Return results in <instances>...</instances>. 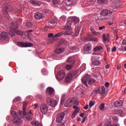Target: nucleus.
<instances>
[{"label": "nucleus", "mask_w": 126, "mask_h": 126, "mask_svg": "<svg viewBox=\"0 0 126 126\" xmlns=\"http://www.w3.org/2000/svg\"><path fill=\"white\" fill-rule=\"evenodd\" d=\"M105 1L106 0H97L98 2L100 4L104 3Z\"/></svg>", "instance_id": "nucleus-49"}, {"label": "nucleus", "mask_w": 126, "mask_h": 126, "mask_svg": "<svg viewBox=\"0 0 126 126\" xmlns=\"http://www.w3.org/2000/svg\"><path fill=\"white\" fill-rule=\"evenodd\" d=\"M73 33V30H69L66 31V32H63V35L65 36L71 35H72Z\"/></svg>", "instance_id": "nucleus-25"}, {"label": "nucleus", "mask_w": 126, "mask_h": 126, "mask_svg": "<svg viewBox=\"0 0 126 126\" xmlns=\"http://www.w3.org/2000/svg\"><path fill=\"white\" fill-rule=\"evenodd\" d=\"M116 112L117 113V114L120 115V116H123V111H122V110H117Z\"/></svg>", "instance_id": "nucleus-44"}, {"label": "nucleus", "mask_w": 126, "mask_h": 126, "mask_svg": "<svg viewBox=\"0 0 126 126\" xmlns=\"http://www.w3.org/2000/svg\"><path fill=\"white\" fill-rule=\"evenodd\" d=\"M64 116L65 113L64 112L58 114L57 117H56V122H57V123H61L63 121Z\"/></svg>", "instance_id": "nucleus-5"}, {"label": "nucleus", "mask_w": 126, "mask_h": 126, "mask_svg": "<svg viewBox=\"0 0 126 126\" xmlns=\"http://www.w3.org/2000/svg\"><path fill=\"white\" fill-rule=\"evenodd\" d=\"M65 76V72L63 70H60L59 71V72H58V74H57V76H56V78L58 80H62L64 78Z\"/></svg>", "instance_id": "nucleus-7"}, {"label": "nucleus", "mask_w": 126, "mask_h": 126, "mask_svg": "<svg viewBox=\"0 0 126 126\" xmlns=\"http://www.w3.org/2000/svg\"><path fill=\"white\" fill-rule=\"evenodd\" d=\"M42 72L45 75H47L48 73V70L46 69L43 68L42 70Z\"/></svg>", "instance_id": "nucleus-46"}, {"label": "nucleus", "mask_w": 126, "mask_h": 126, "mask_svg": "<svg viewBox=\"0 0 126 126\" xmlns=\"http://www.w3.org/2000/svg\"><path fill=\"white\" fill-rule=\"evenodd\" d=\"M101 64V63L98 61H96L94 62H92V66H98Z\"/></svg>", "instance_id": "nucleus-30"}, {"label": "nucleus", "mask_w": 126, "mask_h": 126, "mask_svg": "<svg viewBox=\"0 0 126 126\" xmlns=\"http://www.w3.org/2000/svg\"><path fill=\"white\" fill-rule=\"evenodd\" d=\"M123 104H124L123 100H119L114 102V105L116 108H119V107H122L123 106Z\"/></svg>", "instance_id": "nucleus-21"}, {"label": "nucleus", "mask_w": 126, "mask_h": 126, "mask_svg": "<svg viewBox=\"0 0 126 126\" xmlns=\"http://www.w3.org/2000/svg\"><path fill=\"white\" fill-rule=\"evenodd\" d=\"M15 33L20 36L23 35V32L21 31H14L13 32L10 31V34L13 37L15 36Z\"/></svg>", "instance_id": "nucleus-15"}, {"label": "nucleus", "mask_w": 126, "mask_h": 126, "mask_svg": "<svg viewBox=\"0 0 126 126\" xmlns=\"http://www.w3.org/2000/svg\"><path fill=\"white\" fill-rule=\"evenodd\" d=\"M94 103L93 101H91L90 102L89 107H93V106H94Z\"/></svg>", "instance_id": "nucleus-50"}, {"label": "nucleus", "mask_w": 126, "mask_h": 126, "mask_svg": "<svg viewBox=\"0 0 126 126\" xmlns=\"http://www.w3.org/2000/svg\"><path fill=\"white\" fill-rule=\"evenodd\" d=\"M37 97V98H38V99H40V100H43V99L42 95L41 94H38Z\"/></svg>", "instance_id": "nucleus-51"}, {"label": "nucleus", "mask_w": 126, "mask_h": 126, "mask_svg": "<svg viewBox=\"0 0 126 126\" xmlns=\"http://www.w3.org/2000/svg\"><path fill=\"white\" fill-rule=\"evenodd\" d=\"M74 100L75 99L73 97H71L70 98H68L64 103V107H71Z\"/></svg>", "instance_id": "nucleus-10"}, {"label": "nucleus", "mask_w": 126, "mask_h": 126, "mask_svg": "<svg viewBox=\"0 0 126 126\" xmlns=\"http://www.w3.org/2000/svg\"><path fill=\"white\" fill-rule=\"evenodd\" d=\"M73 6V4H68V5L66 4L65 11H69L71 9V6Z\"/></svg>", "instance_id": "nucleus-34"}, {"label": "nucleus", "mask_w": 126, "mask_h": 126, "mask_svg": "<svg viewBox=\"0 0 126 126\" xmlns=\"http://www.w3.org/2000/svg\"><path fill=\"white\" fill-rule=\"evenodd\" d=\"M97 91L94 90H93V91L92 92V94H91V95L92 96H93V97H94L95 96H96V95H97Z\"/></svg>", "instance_id": "nucleus-43"}, {"label": "nucleus", "mask_w": 126, "mask_h": 126, "mask_svg": "<svg viewBox=\"0 0 126 126\" xmlns=\"http://www.w3.org/2000/svg\"><path fill=\"white\" fill-rule=\"evenodd\" d=\"M74 104L75 105H78L79 104V101L78 100H76L74 102Z\"/></svg>", "instance_id": "nucleus-62"}, {"label": "nucleus", "mask_w": 126, "mask_h": 126, "mask_svg": "<svg viewBox=\"0 0 126 126\" xmlns=\"http://www.w3.org/2000/svg\"><path fill=\"white\" fill-rule=\"evenodd\" d=\"M105 28V26H100L99 27V30L101 31L104 30Z\"/></svg>", "instance_id": "nucleus-52"}, {"label": "nucleus", "mask_w": 126, "mask_h": 126, "mask_svg": "<svg viewBox=\"0 0 126 126\" xmlns=\"http://www.w3.org/2000/svg\"><path fill=\"white\" fill-rule=\"evenodd\" d=\"M21 101V98L20 96L16 97L13 101V103H14L16 102H20Z\"/></svg>", "instance_id": "nucleus-37"}, {"label": "nucleus", "mask_w": 126, "mask_h": 126, "mask_svg": "<svg viewBox=\"0 0 126 126\" xmlns=\"http://www.w3.org/2000/svg\"><path fill=\"white\" fill-rule=\"evenodd\" d=\"M35 18L37 20H40L44 18V16L43 14L40 12H36L34 15Z\"/></svg>", "instance_id": "nucleus-20"}, {"label": "nucleus", "mask_w": 126, "mask_h": 126, "mask_svg": "<svg viewBox=\"0 0 126 126\" xmlns=\"http://www.w3.org/2000/svg\"><path fill=\"white\" fill-rule=\"evenodd\" d=\"M40 111L43 114L45 115L48 111V106L44 103L41 104L40 105Z\"/></svg>", "instance_id": "nucleus-6"}, {"label": "nucleus", "mask_w": 126, "mask_h": 126, "mask_svg": "<svg viewBox=\"0 0 126 126\" xmlns=\"http://www.w3.org/2000/svg\"><path fill=\"white\" fill-rule=\"evenodd\" d=\"M86 118H87V117L85 116L84 118L83 119L82 122V124H84L85 122V120H86Z\"/></svg>", "instance_id": "nucleus-61"}, {"label": "nucleus", "mask_w": 126, "mask_h": 126, "mask_svg": "<svg viewBox=\"0 0 126 126\" xmlns=\"http://www.w3.org/2000/svg\"><path fill=\"white\" fill-rule=\"evenodd\" d=\"M25 25L27 27L31 28L32 26V24L30 22H27Z\"/></svg>", "instance_id": "nucleus-39"}, {"label": "nucleus", "mask_w": 126, "mask_h": 126, "mask_svg": "<svg viewBox=\"0 0 126 126\" xmlns=\"http://www.w3.org/2000/svg\"><path fill=\"white\" fill-rule=\"evenodd\" d=\"M104 126H112V124L110 122H106L104 125Z\"/></svg>", "instance_id": "nucleus-47"}, {"label": "nucleus", "mask_w": 126, "mask_h": 126, "mask_svg": "<svg viewBox=\"0 0 126 126\" xmlns=\"http://www.w3.org/2000/svg\"><path fill=\"white\" fill-rule=\"evenodd\" d=\"M61 1L59 0V1H58L57 0H52V2L53 3V4H54V6L56 7H59V5L60 3H61Z\"/></svg>", "instance_id": "nucleus-32"}, {"label": "nucleus", "mask_w": 126, "mask_h": 126, "mask_svg": "<svg viewBox=\"0 0 126 126\" xmlns=\"http://www.w3.org/2000/svg\"><path fill=\"white\" fill-rule=\"evenodd\" d=\"M80 20L78 18L74 17L72 18L71 20H70L69 22H71V24L76 25L79 22Z\"/></svg>", "instance_id": "nucleus-24"}, {"label": "nucleus", "mask_w": 126, "mask_h": 126, "mask_svg": "<svg viewBox=\"0 0 126 126\" xmlns=\"http://www.w3.org/2000/svg\"><path fill=\"white\" fill-rule=\"evenodd\" d=\"M72 75L70 73L67 74L65 77V81L66 82H69L72 79Z\"/></svg>", "instance_id": "nucleus-26"}, {"label": "nucleus", "mask_w": 126, "mask_h": 126, "mask_svg": "<svg viewBox=\"0 0 126 126\" xmlns=\"http://www.w3.org/2000/svg\"><path fill=\"white\" fill-rule=\"evenodd\" d=\"M117 51V47L116 46H114L112 48V52H115Z\"/></svg>", "instance_id": "nucleus-54"}, {"label": "nucleus", "mask_w": 126, "mask_h": 126, "mask_svg": "<svg viewBox=\"0 0 126 126\" xmlns=\"http://www.w3.org/2000/svg\"><path fill=\"white\" fill-rule=\"evenodd\" d=\"M17 45L21 47H28L33 46L32 44L30 43L18 42Z\"/></svg>", "instance_id": "nucleus-12"}, {"label": "nucleus", "mask_w": 126, "mask_h": 126, "mask_svg": "<svg viewBox=\"0 0 126 126\" xmlns=\"http://www.w3.org/2000/svg\"><path fill=\"white\" fill-rule=\"evenodd\" d=\"M92 49V45L90 43H88L86 44L83 49V53L84 54H86L88 52H89L90 50Z\"/></svg>", "instance_id": "nucleus-14"}, {"label": "nucleus", "mask_w": 126, "mask_h": 126, "mask_svg": "<svg viewBox=\"0 0 126 126\" xmlns=\"http://www.w3.org/2000/svg\"><path fill=\"white\" fill-rule=\"evenodd\" d=\"M32 114V110H30L29 112V113H28L27 114H26L25 112V115H24V117L26 116L25 118L28 121H32L33 118V117Z\"/></svg>", "instance_id": "nucleus-13"}, {"label": "nucleus", "mask_w": 126, "mask_h": 126, "mask_svg": "<svg viewBox=\"0 0 126 126\" xmlns=\"http://www.w3.org/2000/svg\"><path fill=\"white\" fill-rule=\"evenodd\" d=\"M86 39L87 41H93L94 42H96L98 40L97 37H89V36L87 37Z\"/></svg>", "instance_id": "nucleus-28"}, {"label": "nucleus", "mask_w": 126, "mask_h": 126, "mask_svg": "<svg viewBox=\"0 0 126 126\" xmlns=\"http://www.w3.org/2000/svg\"><path fill=\"white\" fill-rule=\"evenodd\" d=\"M67 3H70V4L74 5L73 1L72 0H67Z\"/></svg>", "instance_id": "nucleus-53"}, {"label": "nucleus", "mask_w": 126, "mask_h": 126, "mask_svg": "<svg viewBox=\"0 0 126 126\" xmlns=\"http://www.w3.org/2000/svg\"><path fill=\"white\" fill-rule=\"evenodd\" d=\"M63 32H58V33H56V34H55L54 35V37H59V36H61L62 35H63Z\"/></svg>", "instance_id": "nucleus-45"}, {"label": "nucleus", "mask_w": 126, "mask_h": 126, "mask_svg": "<svg viewBox=\"0 0 126 126\" xmlns=\"http://www.w3.org/2000/svg\"><path fill=\"white\" fill-rule=\"evenodd\" d=\"M80 110L75 109L71 116L72 118H74L76 116H77Z\"/></svg>", "instance_id": "nucleus-31"}, {"label": "nucleus", "mask_w": 126, "mask_h": 126, "mask_svg": "<svg viewBox=\"0 0 126 126\" xmlns=\"http://www.w3.org/2000/svg\"><path fill=\"white\" fill-rule=\"evenodd\" d=\"M53 36H54L53 33H49V34H48V37H49V38L52 37Z\"/></svg>", "instance_id": "nucleus-60"}, {"label": "nucleus", "mask_w": 126, "mask_h": 126, "mask_svg": "<svg viewBox=\"0 0 126 126\" xmlns=\"http://www.w3.org/2000/svg\"><path fill=\"white\" fill-rule=\"evenodd\" d=\"M11 114H12V116H13V117H16H16H17V118L14 117L13 120V122L14 124H16L17 125H19L20 124H21L22 123L21 120V122L20 123H18V124L16 123H15L14 122V121H18L19 120V118L17 116L18 115V113L17 114L16 112L15 111H12L11 112Z\"/></svg>", "instance_id": "nucleus-11"}, {"label": "nucleus", "mask_w": 126, "mask_h": 126, "mask_svg": "<svg viewBox=\"0 0 126 126\" xmlns=\"http://www.w3.org/2000/svg\"><path fill=\"white\" fill-rule=\"evenodd\" d=\"M71 50H72L73 51H76V47H72L71 48Z\"/></svg>", "instance_id": "nucleus-64"}, {"label": "nucleus", "mask_w": 126, "mask_h": 126, "mask_svg": "<svg viewBox=\"0 0 126 126\" xmlns=\"http://www.w3.org/2000/svg\"><path fill=\"white\" fill-rule=\"evenodd\" d=\"M28 104V101H25L23 102V112L22 111H19L18 112L17 117L19 118V120L14 121V123H15L16 124H18L21 122V120L23 118L24 116L25 115V112L26 111V108L27 107Z\"/></svg>", "instance_id": "nucleus-1"}, {"label": "nucleus", "mask_w": 126, "mask_h": 126, "mask_svg": "<svg viewBox=\"0 0 126 126\" xmlns=\"http://www.w3.org/2000/svg\"><path fill=\"white\" fill-rule=\"evenodd\" d=\"M60 3L58 4V8H60L63 11H65V7L66 6V4L64 2H63V0H60Z\"/></svg>", "instance_id": "nucleus-18"}, {"label": "nucleus", "mask_w": 126, "mask_h": 126, "mask_svg": "<svg viewBox=\"0 0 126 126\" xmlns=\"http://www.w3.org/2000/svg\"><path fill=\"white\" fill-rule=\"evenodd\" d=\"M102 49H103V47L101 46H99L94 48V51H101Z\"/></svg>", "instance_id": "nucleus-41"}, {"label": "nucleus", "mask_w": 126, "mask_h": 126, "mask_svg": "<svg viewBox=\"0 0 126 126\" xmlns=\"http://www.w3.org/2000/svg\"><path fill=\"white\" fill-rule=\"evenodd\" d=\"M113 14L112 10L110 9H103L100 12V15L103 17L102 19L103 20H106L110 19L111 16Z\"/></svg>", "instance_id": "nucleus-2"}, {"label": "nucleus", "mask_w": 126, "mask_h": 126, "mask_svg": "<svg viewBox=\"0 0 126 126\" xmlns=\"http://www.w3.org/2000/svg\"><path fill=\"white\" fill-rule=\"evenodd\" d=\"M91 32L94 35H100V33L97 32H96V31H95L94 29H91Z\"/></svg>", "instance_id": "nucleus-35"}, {"label": "nucleus", "mask_w": 126, "mask_h": 126, "mask_svg": "<svg viewBox=\"0 0 126 126\" xmlns=\"http://www.w3.org/2000/svg\"><path fill=\"white\" fill-rule=\"evenodd\" d=\"M18 27H19V26H18V24H17L16 22H14V23H11L10 26V28L13 30H15L17 29Z\"/></svg>", "instance_id": "nucleus-23"}, {"label": "nucleus", "mask_w": 126, "mask_h": 126, "mask_svg": "<svg viewBox=\"0 0 126 126\" xmlns=\"http://www.w3.org/2000/svg\"><path fill=\"white\" fill-rule=\"evenodd\" d=\"M73 65L72 64H67L66 65V69L67 70H69L70 69H72V67H73Z\"/></svg>", "instance_id": "nucleus-42"}, {"label": "nucleus", "mask_w": 126, "mask_h": 126, "mask_svg": "<svg viewBox=\"0 0 126 126\" xmlns=\"http://www.w3.org/2000/svg\"><path fill=\"white\" fill-rule=\"evenodd\" d=\"M31 124L33 126H41V124L40 123L35 121L32 122Z\"/></svg>", "instance_id": "nucleus-33"}, {"label": "nucleus", "mask_w": 126, "mask_h": 126, "mask_svg": "<svg viewBox=\"0 0 126 126\" xmlns=\"http://www.w3.org/2000/svg\"><path fill=\"white\" fill-rule=\"evenodd\" d=\"M8 33L5 32H2L0 34V39L1 40H4L8 39Z\"/></svg>", "instance_id": "nucleus-17"}, {"label": "nucleus", "mask_w": 126, "mask_h": 126, "mask_svg": "<svg viewBox=\"0 0 126 126\" xmlns=\"http://www.w3.org/2000/svg\"><path fill=\"white\" fill-rule=\"evenodd\" d=\"M73 108L75 110H80L79 108H78V107H77L76 105H74L73 106Z\"/></svg>", "instance_id": "nucleus-57"}, {"label": "nucleus", "mask_w": 126, "mask_h": 126, "mask_svg": "<svg viewBox=\"0 0 126 126\" xmlns=\"http://www.w3.org/2000/svg\"><path fill=\"white\" fill-rule=\"evenodd\" d=\"M102 38L103 40V42H105L106 41L108 40V36H107V35H106V34H103Z\"/></svg>", "instance_id": "nucleus-40"}, {"label": "nucleus", "mask_w": 126, "mask_h": 126, "mask_svg": "<svg viewBox=\"0 0 126 126\" xmlns=\"http://www.w3.org/2000/svg\"><path fill=\"white\" fill-rule=\"evenodd\" d=\"M81 81L87 87L88 86L87 82L89 85H92L93 83L95 82V80L92 78L91 76L88 74H85L84 77L81 79Z\"/></svg>", "instance_id": "nucleus-3"}, {"label": "nucleus", "mask_w": 126, "mask_h": 126, "mask_svg": "<svg viewBox=\"0 0 126 126\" xmlns=\"http://www.w3.org/2000/svg\"><path fill=\"white\" fill-rule=\"evenodd\" d=\"M55 91L54 90V89H53L51 87H48L47 89V94H48V95H50V96H53V95H54L55 94Z\"/></svg>", "instance_id": "nucleus-19"}, {"label": "nucleus", "mask_w": 126, "mask_h": 126, "mask_svg": "<svg viewBox=\"0 0 126 126\" xmlns=\"http://www.w3.org/2000/svg\"><path fill=\"white\" fill-rule=\"evenodd\" d=\"M105 87L106 88H108L110 86V83L109 82H106L105 84Z\"/></svg>", "instance_id": "nucleus-55"}, {"label": "nucleus", "mask_w": 126, "mask_h": 126, "mask_svg": "<svg viewBox=\"0 0 126 126\" xmlns=\"http://www.w3.org/2000/svg\"><path fill=\"white\" fill-rule=\"evenodd\" d=\"M77 61V56H74L72 57H70L68 58L66 61V63H68L73 64Z\"/></svg>", "instance_id": "nucleus-8"}, {"label": "nucleus", "mask_w": 126, "mask_h": 126, "mask_svg": "<svg viewBox=\"0 0 126 126\" xmlns=\"http://www.w3.org/2000/svg\"><path fill=\"white\" fill-rule=\"evenodd\" d=\"M89 108V105L88 104H86L84 107H83V109L87 110H88Z\"/></svg>", "instance_id": "nucleus-56"}, {"label": "nucleus", "mask_w": 126, "mask_h": 126, "mask_svg": "<svg viewBox=\"0 0 126 126\" xmlns=\"http://www.w3.org/2000/svg\"><path fill=\"white\" fill-rule=\"evenodd\" d=\"M81 30V27L80 26H76L75 28V34H74L75 36H77L78 35V34L80 32V31Z\"/></svg>", "instance_id": "nucleus-27"}, {"label": "nucleus", "mask_w": 126, "mask_h": 126, "mask_svg": "<svg viewBox=\"0 0 126 126\" xmlns=\"http://www.w3.org/2000/svg\"><path fill=\"white\" fill-rule=\"evenodd\" d=\"M105 108V104L102 103L99 106V109L101 111H103Z\"/></svg>", "instance_id": "nucleus-36"}, {"label": "nucleus", "mask_w": 126, "mask_h": 126, "mask_svg": "<svg viewBox=\"0 0 126 126\" xmlns=\"http://www.w3.org/2000/svg\"><path fill=\"white\" fill-rule=\"evenodd\" d=\"M85 115V113H82L80 114V117L83 118L84 116Z\"/></svg>", "instance_id": "nucleus-63"}, {"label": "nucleus", "mask_w": 126, "mask_h": 126, "mask_svg": "<svg viewBox=\"0 0 126 126\" xmlns=\"http://www.w3.org/2000/svg\"><path fill=\"white\" fill-rule=\"evenodd\" d=\"M47 102V104L49 105V106H51V107H55L57 104V100L53 98H48Z\"/></svg>", "instance_id": "nucleus-9"}, {"label": "nucleus", "mask_w": 126, "mask_h": 126, "mask_svg": "<svg viewBox=\"0 0 126 126\" xmlns=\"http://www.w3.org/2000/svg\"><path fill=\"white\" fill-rule=\"evenodd\" d=\"M49 23L52 25L56 24V22L54 19H50V20H49Z\"/></svg>", "instance_id": "nucleus-48"}, {"label": "nucleus", "mask_w": 126, "mask_h": 126, "mask_svg": "<svg viewBox=\"0 0 126 126\" xmlns=\"http://www.w3.org/2000/svg\"><path fill=\"white\" fill-rule=\"evenodd\" d=\"M122 45H126V39H124V40H123Z\"/></svg>", "instance_id": "nucleus-59"}, {"label": "nucleus", "mask_w": 126, "mask_h": 126, "mask_svg": "<svg viewBox=\"0 0 126 126\" xmlns=\"http://www.w3.org/2000/svg\"><path fill=\"white\" fill-rule=\"evenodd\" d=\"M30 2L33 6H41V2L36 0H31Z\"/></svg>", "instance_id": "nucleus-22"}, {"label": "nucleus", "mask_w": 126, "mask_h": 126, "mask_svg": "<svg viewBox=\"0 0 126 126\" xmlns=\"http://www.w3.org/2000/svg\"><path fill=\"white\" fill-rule=\"evenodd\" d=\"M8 11L9 12L14 11L15 13H16V11H15L13 10L12 7L11 6H6V7H4V8H3L2 13L5 16V17L7 19L10 18V16L8 14Z\"/></svg>", "instance_id": "nucleus-4"}, {"label": "nucleus", "mask_w": 126, "mask_h": 126, "mask_svg": "<svg viewBox=\"0 0 126 126\" xmlns=\"http://www.w3.org/2000/svg\"><path fill=\"white\" fill-rule=\"evenodd\" d=\"M101 95H104L106 94V90H105V87L104 86L101 87Z\"/></svg>", "instance_id": "nucleus-38"}, {"label": "nucleus", "mask_w": 126, "mask_h": 126, "mask_svg": "<svg viewBox=\"0 0 126 126\" xmlns=\"http://www.w3.org/2000/svg\"><path fill=\"white\" fill-rule=\"evenodd\" d=\"M64 51V48H60L56 49V50H55V52L56 54H60L61 53H63Z\"/></svg>", "instance_id": "nucleus-29"}, {"label": "nucleus", "mask_w": 126, "mask_h": 126, "mask_svg": "<svg viewBox=\"0 0 126 126\" xmlns=\"http://www.w3.org/2000/svg\"><path fill=\"white\" fill-rule=\"evenodd\" d=\"M72 21H67L64 27L63 28V30H71L72 28L71 27Z\"/></svg>", "instance_id": "nucleus-16"}, {"label": "nucleus", "mask_w": 126, "mask_h": 126, "mask_svg": "<svg viewBox=\"0 0 126 126\" xmlns=\"http://www.w3.org/2000/svg\"><path fill=\"white\" fill-rule=\"evenodd\" d=\"M96 90L97 94L99 93V94H101V90L100 89H98L97 90Z\"/></svg>", "instance_id": "nucleus-58"}]
</instances>
